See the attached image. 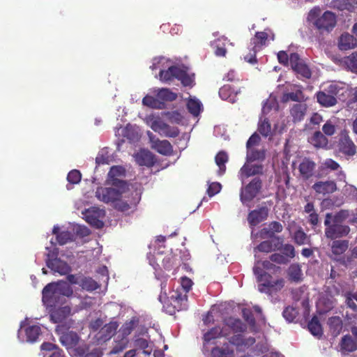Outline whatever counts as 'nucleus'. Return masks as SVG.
<instances>
[{"label": "nucleus", "mask_w": 357, "mask_h": 357, "mask_svg": "<svg viewBox=\"0 0 357 357\" xmlns=\"http://www.w3.org/2000/svg\"><path fill=\"white\" fill-rule=\"evenodd\" d=\"M75 321L70 319L64 324L59 325L56 327V331L61 334L60 342L70 353H74L75 355L83 356L86 352L87 348L84 343L80 344L79 335L68 329L74 328Z\"/></svg>", "instance_id": "1"}, {"label": "nucleus", "mask_w": 357, "mask_h": 357, "mask_svg": "<svg viewBox=\"0 0 357 357\" xmlns=\"http://www.w3.org/2000/svg\"><path fill=\"white\" fill-rule=\"evenodd\" d=\"M349 215L347 211H341L333 215L326 213L324 220L325 236L330 239L340 238L346 236L350 232L349 226L342 224Z\"/></svg>", "instance_id": "2"}, {"label": "nucleus", "mask_w": 357, "mask_h": 357, "mask_svg": "<svg viewBox=\"0 0 357 357\" xmlns=\"http://www.w3.org/2000/svg\"><path fill=\"white\" fill-rule=\"evenodd\" d=\"M308 20L321 31H331L336 24V17L331 11H326L321 15L319 8L312 9L308 15Z\"/></svg>", "instance_id": "3"}, {"label": "nucleus", "mask_w": 357, "mask_h": 357, "mask_svg": "<svg viewBox=\"0 0 357 357\" xmlns=\"http://www.w3.org/2000/svg\"><path fill=\"white\" fill-rule=\"evenodd\" d=\"M146 120L147 124L151 128L162 137H176L179 134V130L176 127L170 126L158 116H149Z\"/></svg>", "instance_id": "4"}, {"label": "nucleus", "mask_w": 357, "mask_h": 357, "mask_svg": "<svg viewBox=\"0 0 357 357\" xmlns=\"http://www.w3.org/2000/svg\"><path fill=\"white\" fill-rule=\"evenodd\" d=\"M193 282L187 278L183 277L181 280V286L184 293L181 292L178 289L174 292L171 298L174 301V305H177L179 310H186L188 308V296L187 293L190 290ZM176 307V305H175Z\"/></svg>", "instance_id": "5"}, {"label": "nucleus", "mask_w": 357, "mask_h": 357, "mask_svg": "<svg viewBox=\"0 0 357 357\" xmlns=\"http://www.w3.org/2000/svg\"><path fill=\"white\" fill-rule=\"evenodd\" d=\"M41 335V328L38 325H31L25 327V321L21 322L18 330L17 337L21 342L33 343L38 340Z\"/></svg>", "instance_id": "6"}, {"label": "nucleus", "mask_w": 357, "mask_h": 357, "mask_svg": "<svg viewBox=\"0 0 357 357\" xmlns=\"http://www.w3.org/2000/svg\"><path fill=\"white\" fill-rule=\"evenodd\" d=\"M83 218L92 227L100 229L104 226L103 219L105 211L98 207H91L82 212Z\"/></svg>", "instance_id": "7"}, {"label": "nucleus", "mask_w": 357, "mask_h": 357, "mask_svg": "<svg viewBox=\"0 0 357 357\" xmlns=\"http://www.w3.org/2000/svg\"><path fill=\"white\" fill-rule=\"evenodd\" d=\"M285 284V280L283 278L273 279L266 278L258 285V290L261 293H265L273 298V295L280 291Z\"/></svg>", "instance_id": "8"}, {"label": "nucleus", "mask_w": 357, "mask_h": 357, "mask_svg": "<svg viewBox=\"0 0 357 357\" xmlns=\"http://www.w3.org/2000/svg\"><path fill=\"white\" fill-rule=\"evenodd\" d=\"M261 188V181L259 178H255L245 188H241L240 199L243 204L247 205L259 193Z\"/></svg>", "instance_id": "9"}, {"label": "nucleus", "mask_w": 357, "mask_h": 357, "mask_svg": "<svg viewBox=\"0 0 357 357\" xmlns=\"http://www.w3.org/2000/svg\"><path fill=\"white\" fill-rule=\"evenodd\" d=\"M57 255V250H54L47 254V259H46L47 266L60 275L68 274L70 271V267L66 262L58 259Z\"/></svg>", "instance_id": "10"}, {"label": "nucleus", "mask_w": 357, "mask_h": 357, "mask_svg": "<svg viewBox=\"0 0 357 357\" xmlns=\"http://www.w3.org/2000/svg\"><path fill=\"white\" fill-rule=\"evenodd\" d=\"M43 302L47 307H56L63 301V297L60 296L52 283L46 285L43 290Z\"/></svg>", "instance_id": "11"}, {"label": "nucleus", "mask_w": 357, "mask_h": 357, "mask_svg": "<svg viewBox=\"0 0 357 357\" xmlns=\"http://www.w3.org/2000/svg\"><path fill=\"white\" fill-rule=\"evenodd\" d=\"M289 64L291 68L297 74L301 75L304 78L311 77V71L308 66L303 62L297 53H292L289 56Z\"/></svg>", "instance_id": "12"}, {"label": "nucleus", "mask_w": 357, "mask_h": 357, "mask_svg": "<svg viewBox=\"0 0 357 357\" xmlns=\"http://www.w3.org/2000/svg\"><path fill=\"white\" fill-rule=\"evenodd\" d=\"M96 197L105 203H115L121 197L119 190L114 188H98L96 191Z\"/></svg>", "instance_id": "13"}, {"label": "nucleus", "mask_w": 357, "mask_h": 357, "mask_svg": "<svg viewBox=\"0 0 357 357\" xmlns=\"http://www.w3.org/2000/svg\"><path fill=\"white\" fill-rule=\"evenodd\" d=\"M147 135L149 137L152 149L164 155H169L172 153V146L167 140H160L155 138L150 131L148 132Z\"/></svg>", "instance_id": "14"}, {"label": "nucleus", "mask_w": 357, "mask_h": 357, "mask_svg": "<svg viewBox=\"0 0 357 357\" xmlns=\"http://www.w3.org/2000/svg\"><path fill=\"white\" fill-rule=\"evenodd\" d=\"M328 93H331L337 100L341 99L349 90V85L342 82H331L322 86Z\"/></svg>", "instance_id": "15"}, {"label": "nucleus", "mask_w": 357, "mask_h": 357, "mask_svg": "<svg viewBox=\"0 0 357 357\" xmlns=\"http://www.w3.org/2000/svg\"><path fill=\"white\" fill-rule=\"evenodd\" d=\"M252 162L246 161L239 171L238 177L243 183H244L245 178L262 174L263 172V166L261 165L252 164Z\"/></svg>", "instance_id": "16"}, {"label": "nucleus", "mask_w": 357, "mask_h": 357, "mask_svg": "<svg viewBox=\"0 0 357 357\" xmlns=\"http://www.w3.org/2000/svg\"><path fill=\"white\" fill-rule=\"evenodd\" d=\"M338 150L345 155L352 156L356 152V146L347 132L342 134L338 143Z\"/></svg>", "instance_id": "17"}, {"label": "nucleus", "mask_w": 357, "mask_h": 357, "mask_svg": "<svg viewBox=\"0 0 357 357\" xmlns=\"http://www.w3.org/2000/svg\"><path fill=\"white\" fill-rule=\"evenodd\" d=\"M282 245V240L279 237H275L271 240L264 241L261 242L256 248L257 250L262 252H271L275 250H280Z\"/></svg>", "instance_id": "18"}, {"label": "nucleus", "mask_w": 357, "mask_h": 357, "mask_svg": "<svg viewBox=\"0 0 357 357\" xmlns=\"http://www.w3.org/2000/svg\"><path fill=\"white\" fill-rule=\"evenodd\" d=\"M312 188L317 193L325 195L334 192L337 186L333 181H318L312 185Z\"/></svg>", "instance_id": "19"}, {"label": "nucleus", "mask_w": 357, "mask_h": 357, "mask_svg": "<svg viewBox=\"0 0 357 357\" xmlns=\"http://www.w3.org/2000/svg\"><path fill=\"white\" fill-rule=\"evenodd\" d=\"M180 68L179 66H173L172 63H171L166 69L162 70V72H159V79L162 82H169L174 79H177Z\"/></svg>", "instance_id": "20"}, {"label": "nucleus", "mask_w": 357, "mask_h": 357, "mask_svg": "<svg viewBox=\"0 0 357 357\" xmlns=\"http://www.w3.org/2000/svg\"><path fill=\"white\" fill-rule=\"evenodd\" d=\"M225 326L227 332L230 329L234 333H240L245 330L246 326L240 320L234 317H228L224 320Z\"/></svg>", "instance_id": "21"}, {"label": "nucleus", "mask_w": 357, "mask_h": 357, "mask_svg": "<svg viewBox=\"0 0 357 357\" xmlns=\"http://www.w3.org/2000/svg\"><path fill=\"white\" fill-rule=\"evenodd\" d=\"M70 314V307L66 305L57 309L51 310L50 319L54 323H61Z\"/></svg>", "instance_id": "22"}, {"label": "nucleus", "mask_w": 357, "mask_h": 357, "mask_svg": "<svg viewBox=\"0 0 357 357\" xmlns=\"http://www.w3.org/2000/svg\"><path fill=\"white\" fill-rule=\"evenodd\" d=\"M229 342L243 349L252 346L255 342V339L252 337H245L241 334H236L229 339Z\"/></svg>", "instance_id": "23"}, {"label": "nucleus", "mask_w": 357, "mask_h": 357, "mask_svg": "<svg viewBox=\"0 0 357 357\" xmlns=\"http://www.w3.org/2000/svg\"><path fill=\"white\" fill-rule=\"evenodd\" d=\"M357 45L356 39L348 33H342L338 40V47L341 50H349Z\"/></svg>", "instance_id": "24"}, {"label": "nucleus", "mask_w": 357, "mask_h": 357, "mask_svg": "<svg viewBox=\"0 0 357 357\" xmlns=\"http://www.w3.org/2000/svg\"><path fill=\"white\" fill-rule=\"evenodd\" d=\"M267 216L268 209L262 207L259 209L251 211L248 215V220L251 225L255 226L266 220Z\"/></svg>", "instance_id": "25"}, {"label": "nucleus", "mask_w": 357, "mask_h": 357, "mask_svg": "<svg viewBox=\"0 0 357 357\" xmlns=\"http://www.w3.org/2000/svg\"><path fill=\"white\" fill-rule=\"evenodd\" d=\"M328 93L322 87V90L316 93L317 102L325 107L335 106L337 103V99L333 96H328Z\"/></svg>", "instance_id": "26"}, {"label": "nucleus", "mask_w": 357, "mask_h": 357, "mask_svg": "<svg viewBox=\"0 0 357 357\" xmlns=\"http://www.w3.org/2000/svg\"><path fill=\"white\" fill-rule=\"evenodd\" d=\"M269 32L271 35L267 31L257 32L255 33V37L251 40V44L254 45L255 48L260 50L261 46L266 45V42L269 37L271 40H274V34L271 31Z\"/></svg>", "instance_id": "27"}, {"label": "nucleus", "mask_w": 357, "mask_h": 357, "mask_svg": "<svg viewBox=\"0 0 357 357\" xmlns=\"http://www.w3.org/2000/svg\"><path fill=\"white\" fill-rule=\"evenodd\" d=\"M315 168V163L307 158H305L299 165V172L302 177L307 179L313 174Z\"/></svg>", "instance_id": "28"}, {"label": "nucleus", "mask_w": 357, "mask_h": 357, "mask_svg": "<svg viewBox=\"0 0 357 357\" xmlns=\"http://www.w3.org/2000/svg\"><path fill=\"white\" fill-rule=\"evenodd\" d=\"M134 347L136 349H141L146 355H150L153 351V344L147 339L140 337H135Z\"/></svg>", "instance_id": "29"}, {"label": "nucleus", "mask_w": 357, "mask_h": 357, "mask_svg": "<svg viewBox=\"0 0 357 357\" xmlns=\"http://www.w3.org/2000/svg\"><path fill=\"white\" fill-rule=\"evenodd\" d=\"M157 98L161 101H173L177 98V94L166 88L154 89L153 91Z\"/></svg>", "instance_id": "30"}, {"label": "nucleus", "mask_w": 357, "mask_h": 357, "mask_svg": "<svg viewBox=\"0 0 357 357\" xmlns=\"http://www.w3.org/2000/svg\"><path fill=\"white\" fill-rule=\"evenodd\" d=\"M230 332H227L225 328H220V327H215L206 333L204 335V340L206 342L209 343L213 340L220 337H226L229 335Z\"/></svg>", "instance_id": "31"}, {"label": "nucleus", "mask_w": 357, "mask_h": 357, "mask_svg": "<svg viewBox=\"0 0 357 357\" xmlns=\"http://www.w3.org/2000/svg\"><path fill=\"white\" fill-rule=\"evenodd\" d=\"M140 199V197L137 192L135 193V197H134L133 200L130 202V203H128L126 202H124L123 200H121L119 198L117 201L114 203V206L116 209L123 211V212H127L129 210L133 208L136 204L139 202Z\"/></svg>", "instance_id": "32"}, {"label": "nucleus", "mask_w": 357, "mask_h": 357, "mask_svg": "<svg viewBox=\"0 0 357 357\" xmlns=\"http://www.w3.org/2000/svg\"><path fill=\"white\" fill-rule=\"evenodd\" d=\"M135 160L139 165L151 166L153 164V154L148 151L142 150L135 155Z\"/></svg>", "instance_id": "33"}, {"label": "nucleus", "mask_w": 357, "mask_h": 357, "mask_svg": "<svg viewBox=\"0 0 357 357\" xmlns=\"http://www.w3.org/2000/svg\"><path fill=\"white\" fill-rule=\"evenodd\" d=\"M341 64L352 73H357V52L341 59Z\"/></svg>", "instance_id": "34"}, {"label": "nucleus", "mask_w": 357, "mask_h": 357, "mask_svg": "<svg viewBox=\"0 0 357 357\" xmlns=\"http://www.w3.org/2000/svg\"><path fill=\"white\" fill-rule=\"evenodd\" d=\"M307 111L305 104H295L291 109V115L294 121H301L303 119Z\"/></svg>", "instance_id": "35"}, {"label": "nucleus", "mask_w": 357, "mask_h": 357, "mask_svg": "<svg viewBox=\"0 0 357 357\" xmlns=\"http://www.w3.org/2000/svg\"><path fill=\"white\" fill-rule=\"evenodd\" d=\"M264 158L265 152L263 149L258 150L255 147L247 149V162L262 161Z\"/></svg>", "instance_id": "36"}, {"label": "nucleus", "mask_w": 357, "mask_h": 357, "mask_svg": "<svg viewBox=\"0 0 357 357\" xmlns=\"http://www.w3.org/2000/svg\"><path fill=\"white\" fill-rule=\"evenodd\" d=\"M52 284L54 285V288L61 297H69L73 294V289L67 282L60 281L58 282H52Z\"/></svg>", "instance_id": "37"}, {"label": "nucleus", "mask_w": 357, "mask_h": 357, "mask_svg": "<svg viewBox=\"0 0 357 357\" xmlns=\"http://www.w3.org/2000/svg\"><path fill=\"white\" fill-rule=\"evenodd\" d=\"M59 227L58 226H54L52 233L56 236V240L59 245H63L72 241L73 235L70 232L68 231L59 232Z\"/></svg>", "instance_id": "38"}, {"label": "nucleus", "mask_w": 357, "mask_h": 357, "mask_svg": "<svg viewBox=\"0 0 357 357\" xmlns=\"http://www.w3.org/2000/svg\"><path fill=\"white\" fill-rule=\"evenodd\" d=\"M237 93H234L230 85H225L220 89L219 96L225 100L230 102H236V96Z\"/></svg>", "instance_id": "39"}, {"label": "nucleus", "mask_w": 357, "mask_h": 357, "mask_svg": "<svg viewBox=\"0 0 357 357\" xmlns=\"http://www.w3.org/2000/svg\"><path fill=\"white\" fill-rule=\"evenodd\" d=\"M310 142L315 147L324 148L328 144V139L320 131L315 132L310 139Z\"/></svg>", "instance_id": "40"}, {"label": "nucleus", "mask_w": 357, "mask_h": 357, "mask_svg": "<svg viewBox=\"0 0 357 357\" xmlns=\"http://www.w3.org/2000/svg\"><path fill=\"white\" fill-rule=\"evenodd\" d=\"M349 247V241L346 240L334 241L331 245V251L335 255H340L346 252Z\"/></svg>", "instance_id": "41"}, {"label": "nucleus", "mask_w": 357, "mask_h": 357, "mask_svg": "<svg viewBox=\"0 0 357 357\" xmlns=\"http://www.w3.org/2000/svg\"><path fill=\"white\" fill-rule=\"evenodd\" d=\"M171 63L172 61L166 57H155L153 59V63L150 68L153 70H159L160 72H162V70L166 69Z\"/></svg>", "instance_id": "42"}, {"label": "nucleus", "mask_w": 357, "mask_h": 357, "mask_svg": "<svg viewBox=\"0 0 357 357\" xmlns=\"http://www.w3.org/2000/svg\"><path fill=\"white\" fill-rule=\"evenodd\" d=\"M304 99L303 93L299 86L296 88L295 91L284 93L282 97V102H288L289 100L300 102Z\"/></svg>", "instance_id": "43"}, {"label": "nucleus", "mask_w": 357, "mask_h": 357, "mask_svg": "<svg viewBox=\"0 0 357 357\" xmlns=\"http://www.w3.org/2000/svg\"><path fill=\"white\" fill-rule=\"evenodd\" d=\"M255 259H257V256L255 255ZM261 262L259 260L256 259V262L253 267V273L257 278V282L261 283L265 278H271V275L266 273L261 268Z\"/></svg>", "instance_id": "44"}, {"label": "nucleus", "mask_w": 357, "mask_h": 357, "mask_svg": "<svg viewBox=\"0 0 357 357\" xmlns=\"http://www.w3.org/2000/svg\"><path fill=\"white\" fill-rule=\"evenodd\" d=\"M341 349L345 352H352L357 349V342L351 336L345 335L341 341Z\"/></svg>", "instance_id": "45"}, {"label": "nucleus", "mask_w": 357, "mask_h": 357, "mask_svg": "<svg viewBox=\"0 0 357 357\" xmlns=\"http://www.w3.org/2000/svg\"><path fill=\"white\" fill-rule=\"evenodd\" d=\"M282 229L283 227L279 222L273 221L271 222L267 227H264L261 230V234H266L268 237H272L275 233L281 232Z\"/></svg>", "instance_id": "46"}, {"label": "nucleus", "mask_w": 357, "mask_h": 357, "mask_svg": "<svg viewBox=\"0 0 357 357\" xmlns=\"http://www.w3.org/2000/svg\"><path fill=\"white\" fill-rule=\"evenodd\" d=\"M227 41V38L225 37H222L221 38H218L211 43V46L213 47L215 50V54L217 56H225L226 54V49L225 47V42Z\"/></svg>", "instance_id": "47"}, {"label": "nucleus", "mask_w": 357, "mask_h": 357, "mask_svg": "<svg viewBox=\"0 0 357 357\" xmlns=\"http://www.w3.org/2000/svg\"><path fill=\"white\" fill-rule=\"evenodd\" d=\"M215 160L219 167L218 174L222 175L226 170L225 163L228 161L227 154L224 151H220L216 155Z\"/></svg>", "instance_id": "48"}, {"label": "nucleus", "mask_w": 357, "mask_h": 357, "mask_svg": "<svg viewBox=\"0 0 357 357\" xmlns=\"http://www.w3.org/2000/svg\"><path fill=\"white\" fill-rule=\"evenodd\" d=\"M177 79L180 80L185 86L192 87L194 85L193 75H190L182 68H180Z\"/></svg>", "instance_id": "49"}, {"label": "nucleus", "mask_w": 357, "mask_h": 357, "mask_svg": "<svg viewBox=\"0 0 357 357\" xmlns=\"http://www.w3.org/2000/svg\"><path fill=\"white\" fill-rule=\"evenodd\" d=\"M289 280L294 282H300L302 279V271L298 264H291L288 269Z\"/></svg>", "instance_id": "50"}, {"label": "nucleus", "mask_w": 357, "mask_h": 357, "mask_svg": "<svg viewBox=\"0 0 357 357\" xmlns=\"http://www.w3.org/2000/svg\"><path fill=\"white\" fill-rule=\"evenodd\" d=\"M308 329L310 332L316 337L321 336L323 331L321 326L317 317H314L308 324Z\"/></svg>", "instance_id": "51"}, {"label": "nucleus", "mask_w": 357, "mask_h": 357, "mask_svg": "<svg viewBox=\"0 0 357 357\" xmlns=\"http://www.w3.org/2000/svg\"><path fill=\"white\" fill-rule=\"evenodd\" d=\"M187 106L189 112L195 116H197L202 109V102L195 98H190Z\"/></svg>", "instance_id": "52"}, {"label": "nucleus", "mask_w": 357, "mask_h": 357, "mask_svg": "<svg viewBox=\"0 0 357 357\" xmlns=\"http://www.w3.org/2000/svg\"><path fill=\"white\" fill-rule=\"evenodd\" d=\"M79 285L83 289L89 291H94L100 287L98 283L91 278H84L82 279Z\"/></svg>", "instance_id": "53"}, {"label": "nucleus", "mask_w": 357, "mask_h": 357, "mask_svg": "<svg viewBox=\"0 0 357 357\" xmlns=\"http://www.w3.org/2000/svg\"><path fill=\"white\" fill-rule=\"evenodd\" d=\"M294 242L299 245L308 244L310 243V237L300 228L293 235Z\"/></svg>", "instance_id": "54"}, {"label": "nucleus", "mask_w": 357, "mask_h": 357, "mask_svg": "<svg viewBox=\"0 0 357 357\" xmlns=\"http://www.w3.org/2000/svg\"><path fill=\"white\" fill-rule=\"evenodd\" d=\"M349 98L347 102V106L351 109H357V87H349L348 91Z\"/></svg>", "instance_id": "55"}, {"label": "nucleus", "mask_w": 357, "mask_h": 357, "mask_svg": "<svg viewBox=\"0 0 357 357\" xmlns=\"http://www.w3.org/2000/svg\"><path fill=\"white\" fill-rule=\"evenodd\" d=\"M117 327L118 325L115 322L106 324L100 331L102 336H103L105 339H109L116 333Z\"/></svg>", "instance_id": "56"}, {"label": "nucleus", "mask_w": 357, "mask_h": 357, "mask_svg": "<svg viewBox=\"0 0 357 357\" xmlns=\"http://www.w3.org/2000/svg\"><path fill=\"white\" fill-rule=\"evenodd\" d=\"M278 105L275 97L270 96L262 107V114H267L271 110L277 111Z\"/></svg>", "instance_id": "57"}, {"label": "nucleus", "mask_w": 357, "mask_h": 357, "mask_svg": "<svg viewBox=\"0 0 357 357\" xmlns=\"http://www.w3.org/2000/svg\"><path fill=\"white\" fill-rule=\"evenodd\" d=\"M258 130L259 132L265 137L271 135V124L266 119H262V117L260 118Z\"/></svg>", "instance_id": "58"}, {"label": "nucleus", "mask_w": 357, "mask_h": 357, "mask_svg": "<svg viewBox=\"0 0 357 357\" xmlns=\"http://www.w3.org/2000/svg\"><path fill=\"white\" fill-rule=\"evenodd\" d=\"M213 357H232L233 350L229 349L228 346L225 348L216 347L212 350Z\"/></svg>", "instance_id": "59"}, {"label": "nucleus", "mask_w": 357, "mask_h": 357, "mask_svg": "<svg viewBox=\"0 0 357 357\" xmlns=\"http://www.w3.org/2000/svg\"><path fill=\"white\" fill-rule=\"evenodd\" d=\"M110 160V154L107 148L101 149L96 158V163L98 165L108 164Z\"/></svg>", "instance_id": "60"}, {"label": "nucleus", "mask_w": 357, "mask_h": 357, "mask_svg": "<svg viewBox=\"0 0 357 357\" xmlns=\"http://www.w3.org/2000/svg\"><path fill=\"white\" fill-rule=\"evenodd\" d=\"M128 343V340L127 338H121L119 341H116L115 344L114 345L110 353L116 354L121 352L123 349H125Z\"/></svg>", "instance_id": "61"}, {"label": "nucleus", "mask_w": 357, "mask_h": 357, "mask_svg": "<svg viewBox=\"0 0 357 357\" xmlns=\"http://www.w3.org/2000/svg\"><path fill=\"white\" fill-rule=\"evenodd\" d=\"M282 314L287 321L291 322L296 317L298 312L293 307L288 306L284 310Z\"/></svg>", "instance_id": "62"}, {"label": "nucleus", "mask_w": 357, "mask_h": 357, "mask_svg": "<svg viewBox=\"0 0 357 357\" xmlns=\"http://www.w3.org/2000/svg\"><path fill=\"white\" fill-rule=\"evenodd\" d=\"M142 103L144 105L148 106L151 108H159L160 102L158 99L151 96H146L143 100Z\"/></svg>", "instance_id": "63"}, {"label": "nucleus", "mask_w": 357, "mask_h": 357, "mask_svg": "<svg viewBox=\"0 0 357 357\" xmlns=\"http://www.w3.org/2000/svg\"><path fill=\"white\" fill-rule=\"evenodd\" d=\"M81 178V173L77 169H73L68 173L67 180L71 184H77L80 181Z\"/></svg>", "instance_id": "64"}]
</instances>
